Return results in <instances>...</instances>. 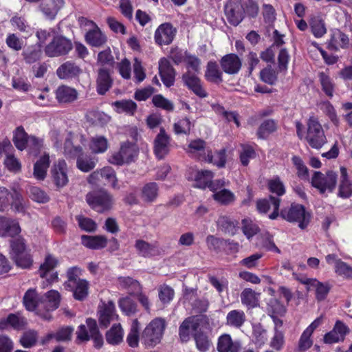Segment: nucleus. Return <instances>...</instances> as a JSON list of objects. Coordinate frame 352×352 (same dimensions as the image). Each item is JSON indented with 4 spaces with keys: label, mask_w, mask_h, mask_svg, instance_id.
Listing matches in <instances>:
<instances>
[{
    "label": "nucleus",
    "mask_w": 352,
    "mask_h": 352,
    "mask_svg": "<svg viewBox=\"0 0 352 352\" xmlns=\"http://www.w3.org/2000/svg\"><path fill=\"white\" fill-rule=\"evenodd\" d=\"M166 322L161 318L151 320L143 330L140 338L146 348H153L158 344L163 337Z\"/></svg>",
    "instance_id": "f257e3e1"
},
{
    "label": "nucleus",
    "mask_w": 352,
    "mask_h": 352,
    "mask_svg": "<svg viewBox=\"0 0 352 352\" xmlns=\"http://www.w3.org/2000/svg\"><path fill=\"white\" fill-rule=\"evenodd\" d=\"M280 215L288 222L298 223L301 229L307 226L310 219V214L306 212L305 207L297 204H292L290 206L282 209Z\"/></svg>",
    "instance_id": "f03ea898"
},
{
    "label": "nucleus",
    "mask_w": 352,
    "mask_h": 352,
    "mask_svg": "<svg viewBox=\"0 0 352 352\" xmlns=\"http://www.w3.org/2000/svg\"><path fill=\"white\" fill-rule=\"evenodd\" d=\"M77 340L87 342L92 339L96 348H100L103 344L102 336L99 331L96 320L87 318L85 324H80L76 331Z\"/></svg>",
    "instance_id": "7ed1b4c3"
},
{
    "label": "nucleus",
    "mask_w": 352,
    "mask_h": 352,
    "mask_svg": "<svg viewBox=\"0 0 352 352\" xmlns=\"http://www.w3.org/2000/svg\"><path fill=\"white\" fill-rule=\"evenodd\" d=\"M306 140L310 146L316 149H320L327 143L324 130L317 118L314 117H311L308 120Z\"/></svg>",
    "instance_id": "20e7f679"
},
{
    "label": "nucleus",
    "mask_w": 352,
    "mask_h": 352,
    "mask_svg": "<svg viewBox=\"0 0 352 352\" xmlns=\"http://www.w3.org/2000/svg\"><path fill=\"white\" fill-rule=\"evenodd\" d=\"M86 201L92 209L100 213L110 210L113 205L112 196L104 190L87 193Z\"/></svg>",
    "instance_id": "39448f33"
},
{
    "label": "nucleus",
    "mask_w": 352,
    "mask_h": 352,
    "mask_svg": "<svg viewBox=\"0 0 352 352\" xmlns=\"http://www.w3.org/2000/svg\"><path fill=\"white\" fill-rule=\"evenodd\" d=\"M139 150L135 144L124 142L121 146L120 151L113 153L109 161L115 165H122L134 162L138 155Z\"/></svg>",
    "instance_id": "423d86ee"
},
{
    "label": "nucleus",
    "mask_w": 352,
    "mask_h": 352,
    "mask_svg": "<svg viewBox=\"0 0 352 352\" xmlns=\"http://www.w3.org/2000/svg\"><path fill=\"white\" fill-rule=\"evenodd\" d=\"M337 183V175L333 171L329 170L326 174L315 171L311 178L312 186L317 188L321 194L332 192Z\"/></svg>",
    "instance_id": "0eeeda50"
},
{
    "label": "nucleus",
    "mask_w": 352,
    "mask_h": 352,
    "mask_svg": "<svg viewBox=\"0 0 352 352\" xmlns=\"http://www.w3.org/2000/svg\"><path fill=\"white\" fill-rule=\"evenodd\" d=\"M71 40L63 36H56L44 48L48 57H58L67 54L72 49Z\"/></svg>",
    "instance_id": "6e6552de"
},
{
    "label": "nucleus",
    "mask_w": 352,
    "mask_h": 352,
    "mask_svg": "<svg viewBox=\"0 0 352 352\" xmlns=\"http://www.w3.org/2000/svg\"><path fill=\"white\" fill-rule=\"evenodd\" d=\"M280 204V198L270 195L267 198L257 200L256 208L260 213L264 214L267 213L270 209H272L273 212L269 215V218L275 219L279 214Z\"/></svg>",
    "instance_id": "1a4fd4ad"
},
{
    "label": "nucleus",
    "mask_w": 352,
    "mask_h": 352,
    "mask_svg": "<svg viewBox=\"0 0 352 352\" xmlns=\"http://www.w3.org/2000/svg\"><path fill=\"white\" fill-rule=\"evenodd\" d=\"M225 14L229 23L236 26L243 19L244 8L239 1H230L225 6Z\"/></svg>",
    "instance_id": "9d476101"
},
{
    "label": "nucleus",
    "mask_w": 352,
    "mask_h": 352,
    "mask_svg": "<svg viewBox=\"0 0 352 352\" xmlns=\"http://www.w3.org/2000/svg\"><path fill=\"white\" fill-rule=\"evenodd\" d=\"M176 32V29L170 23H162L155 30V43L160 45H169L173 41Z\"/></svg>",
    "instance_id": "9b49d317"
},
{
    "label": "nucleus",
    "mask_w": 352,
    "mask_h": 352,
    "mask_svg": "<svg viewBox=\"0 0 352 352\" xmlns=\"http://www.w3.org/2000/svg\"><path fill=\"white\" fill-rule=\"evenodd\" d=\"M170 138L164 128H160V133L154 141V152L158 159H163L169 152Z\"/></svg>",
    "instance_id": "f8f14e48"
},
{
    "label": "nucleus",
    "mask_w": 352,
    "mask_h": 352,
    "mask_svg": "<svg viewBox=\"0 0 352 352\" xmlns=\"http://www.w3.org/2000/svg\"><path fill=\"white\" fill-rule=\"evenodd\" d=\"M220 65L225 73L234 75L240 71L242 61L236 54H228L221 58Z\"/></svg>",
    "instance_id": "ddd939ff"
},
{
    "label": "nucleus",
    "mask_w": 352,
    "mask_h": 352,
    "mask_svg": "<svg viewBox=\"0 0 352 352\" xmlns=\"http://www.w3.org/2000/svg\"><path fill=\"white\" fill-rule=\"evenodd\" d=\"M113 78L109 69L101 67L98 70L96 78V91L99 95H104L112 87Z\"/></svg>",
    "instance_id": "4468645a"
},
{
    "label": "nucleus",
    "mask_w": 352,
    "mask_h": 352,
    "mask_svg": "<svg viewBox=\"0 0 352 352\" xmlns=\"http://www.w3.org/2000/svg\"><path fill=\"white\" fill-rule=\"evenodd\" d=\"M53 182L58 187H63L69 182L67 166L65 160H58L52 168Z\"/></svg>",
    "instance_id": "2eb2a0df"
},
{
    "label": "nucleus",
    "mask_w": 352,
    "mask_h": 352,
    "mask_svg": "<svg viewBox=\"0 0 352 352\" xmlns=\"http://www.w3.org/2000/svg\"><path fill=\"white\" fill-rule=\"evenodd\" d=\"M182 80L188 88L195 95L200 98L207 97L208 94L204 89L200 79L194 74L190 72H186L182 76Z\"/></svg>",
    "instance_id": "dca6fc26"
},
{
    "label": "nucleus",
    "mask_w": 352,
    "mask_h": 352,
    "mask_svg": "<svg viewBox=\"0 0 352 352\" xmlns=\"http://www.w3.org/2000/svg\"><path fill=\"white\" fill-rule=\"evenodd\" d=\"M58 261L56 258L52 255H47L45 258L44 263L40 266L38 271L40 276L41 278H45L47 281L50 283L57 280V274L54 272L51 273L56 267Z\"/></svg>",
    "instance_id": "f3484780"
},
{
    "label": "nucleus",
    "mask_w": 352,
    "mask_h": 352,
    "mask_svg": "<svg viewBox=\"0 0 352 352\" xmlns=\"http://www.w3.org/2000/svg\"><path fill=\"white\" fill-rule=\"evenodd\" d=\"M159 74L161 79L167 87L173 85L175 77V71L171 66L168 60L165 58L160 59L159 62Z\"/></svg>",
    "instance_id": "a211bd4d"
},
{
    "label": "nucleus",
    "mask_w": 352,
    "mask_h": 352,
    "mask_svg": "<svg viewBox=\"0 0 352 352\" xmlns=\"http://www.w3.org/2000/svg\"><path fill=\"white\" fill-rule=\"evenodd\" d=\"M99 322L102 327H107L111 322L116 320L118 318L116 313L115 305L112 301L103 304L98 311Z\"/></svg>",
    "instance_id": "6ab92c4d"
},
{
    "label": "nucleus",
    "mask_w": 352,
    "mask_h": 352,
    "mask_svg": "<svg viewBox=\"0 0 352 352\" xmlns=\"http://www.w3.org/2000/svg\"><path fill=\"white\" fill-rule=\"evenodd\" d=\"M91 25L90 29L85 34L86 42L93 47H101L107 42L106 35L102 32L98 25L93 21H88Z\"/></svg>",
    "instance_id": "aec40b11"
},
{
    "label": "nucleus",
    "mask_w": 352,
    "mask_h": 352,
    "mask_svg": "<svg viewBox=\"0 0 352 352\" xmlns=\"http://www.w3.org/2000/svg\"><path fill=\"white\" fill-rule=\"evenodd\" d=\"M241 348V342L232 340L229 334H223L218 339L217 349L219 352H240Z\"/></svg>",
    "instance_id": "412c9836"
},
{
    "label": "nucleus",
    "mask_w": 352,
    "mask_h": 352,
    "mask_svg": "<svg viewBox=\"0 0 352 352\" xmlns=\"http://www.w3.org/2000/svg\"><path fill=\"white\" fill-rule=\"evenodd\" d=\"M21 232L18 221L6 217L0 216V236H14Z\"/></svg>",
    "instance_id": "4be33fe9"
},
{
    "label": "nucleus",
    "mask_w": 352,
    "mask_h": 352,
    "mask_svg": "<svg viewBox=\"0 0 352 352\" xmlns=\"http://www.w3.org/2000/svg\"><path fill=\"white\" fill-rule=\"evenodd\" d=\"M199 327V319L195 316L186 318L179 328V335L181 340L187 342L190 338V332L196 331Z\"/></svg>",
    "instance_id": "5701e85b"
},
{
    "label": "nucleus",
    "mask_w": 352,
    "mask_h": 352,
    "mask_svg": "<svg viewBox=\"0 0 352 352\" xmlns=\"http://www.w3.org/2000/svg\"><path fill=\"white\" fill-rule=\"evenodd\" d=\"M207 150H210L206 147V143L201 139L192 140L187 148V153L192 157L197 158L200 160H205L207 156Z\"/></svg>",
    "instance_id": "b1692460"
},
{
    "label": "nucleus",
    "mask_w": 352,
    "mask_h": 352,
    "mask_svg": "<svg viewBox=\"0 0 352 352\" xmlns=\"http://www.w3.org/2000/svg\"><path fill=\"white\" fill-rule=\"evenodd\" d=\"M78 91L76 89L67 86H59L56 90V98L60 103H71L78 98Z\"/></svg>",
    "instance_id": "393cba45"
},
{
    "label": "nucleus",
    "mask_w": 352,
    "mask_h": 352,
    "mask_svg": "<svg viewBox=\"0 0 352 352\" xmlns=\"http://www.w3.org/2000/svg\"><path fill=\"white\" fill-rule=\"evenodd\" d=\"M80 73V68L72 61H67L63 63L56 70L57 76L61 79L75 78Z\"/></svg>",
    "instance_id": "a878e982"
},
{
    "label": "nucleus",
    "mask_w": 352,
    "mask_h": 352,
    "mask_svg": "<svg viewBox=\"0 0 352 352\" xmlns=\"http://www.w3.org/2000/svg\"><path fill=\"white\" fill-rule=\"evenodd\" d=\"M81 243L86 248L92 250H98L104 248L107 243V239L102 235L81 236Z\"/></svg>",
    "instance_id": "bb28decb"
},
{
    "label": "nucleus",
    "mask_w": 352,
    "mask_h": 352,
    "mask_svg": "<svg viewBox=\"0 0 352 352\" xmlns=\"http://www.w3.org/2000/svg\"><path fill=\"white\" fill-rule=\"evenodd\" d=\"M338 195L344 199L352 195V184L348 178L347 170L344 166L340 167V184Z\"/></svg>",
    "instance_id": "cd10ccee"
},
{
    "label": "nucleus",
    "mask_w": 352,
    "mask_h": 352,
    "mask_svg": "<svg viewBox=\"0 0 352 352\" xmlns=\"http://www.w3.org/2000/svg\"><path fill=\"white\" fill-rule=\"evenodd\" d=\"M21 56L27 64H32L39 60L42 56L41 44H34L25 47Z\"/></svg>",
    "instance_id": "c85d7f7f"
},
{
    "label": "nucleus",
    "mask_w": 352,
    "mask_h": 352,
    "mask_svg": "<svg viewBox=\"0 0 352 352\" xmlns=\"http://www.w3.org/2000/svg\"><path fill=\"white\" fill-rule=\"evenodd\" d=\"M63 5V0H50L41 5V10L47 19L52 20Z\"/></svg>",
    "instance_id": "c756f323"
},
{
    "label": "nucleus",
    "mask_w": 352,
    "mask_h": 352,
    "mask_svg": "<svg viewBox=\"0 0 352 352\" xmlns=\"http://www.w3.org/2000/svg\"><path fill=\"white\" fill-rule=\"evenodd\" d=\"M66 288L73 292L75 299L82 300L88 295L89 283L85 279H80Z\"/></svg>",
    "instance_id": "7c9ffc66"
},
{
    "label": "nucleus",
    "mask_w": 352,
    "mask_h": 352,
    "mask_svg": "<svg viewBox=\"0 0 352 352\" xmlns=\"http://www.w3.org/2000/svg\"><path fill=\"white\" fill-rule=\"evenodd\" d=\"M158 192V185L155 182H150L142 187L140 197L145 203H152L156 200Z\"/></svg>",
    "instance_id": "2f4dec72"
},
{
    "label": "nucleus",
    "mask_w": 352,
    "mask_h": 352,
    "mask_svg": "<svg viewBox=\"0 0 352 352\" xmlns=\"http://www.w3.org/2000/svg\"><path fill=\"white\" fill-rule=\"evenodd\" d=\"M49 166H50V156L48 154L45 153L34 164V177L39 180L44 179L46 176L47 170Z\"/></svg>",
    "instance_id": "473e14b6"
},
{
    "label": "nucleus",
    "mask_w": 352,
    "mask_h": 352,
    "mask_svg": "<svg viewBox=\"0 0 352 352\" xmlns=\"http://www.w3.org/2000/svg\"><path fill=\"white\" fill-rule=\"evenodd\" d=\"M348 36L339 30L333 32L331 39L329 42V48L338 50L339 47H345L349 45Z\"/></svg>",
    "instance_id": "72a5a7b5"
},
{
    "label": "nucleus",
    "mask_w": 352,
    "mask_h": 352,
    "mask_svg": "<svg viewBox=\"0 0 352 352\" xmlns=\"http://www.w3.org/2000/svg\"><path fill=\"white\" fill-rule=\"evenodd\" d=\"M138 254L144 257H151L158 253L155 243H149L143 240H137L135 245Z\"/></svg>",
    "instance_id": "f704fd0d"
},
{
    "label": "nucleus",
    "mask_w": 352,
    "mask_h": 352,
    "mask_svg": "<svg viewBox=\"0 0 352 352\" xmlns=\"http://www.w3.org/2000/svg\"><path fill=\"white\" fill-rule=\"evenodd\" d=\"M245 322V314L243 311L234 309L228 313L226 324L234 327H241Z\"/></svg>",
    "instance_id": "c9c22d12"
},
{
    "label": "nucleus",
    "mask_w": 352,
    "mask_h": 352,
    "mask_svg": "<svg viewBox=\"0 0 352 352\" xmlns=\"http://www.w3.org/2000/svg\"><path fill=\"white\" fill-rule=\"evenodd\" d=\"M124 331L120 324H115L106 333L107 342L112 345L119 344L123 340Z\"/></svg>",
    "instance_id": "e433bc0d"
},
{
    "label": "nucleus",
    "mask_w": 352,
    "mask_h": 352,
    "mask_svg": "<svg viewBox=\"0 0 352 352\" xmlns=\"http://www.w3.org/2000/svg\"><path fill=\"white\" fill-rule=\"evenodd\" d=\"M76 166L82 172L87 173L94 169L96 165V160L95 158L89 155H84L82 151L80 155L76 157Z\"/></svg>",
    "instance_id": "4c0bfd02"
},
{
    "label": "nucleus",
    "mask_w": 352,
    "mask_h": 352,
    "mask_svg": "<svg viewBox=\"0 0 352 352\" xmlns=\"http://www.w3.org/2000/svg\"><path fill=\"white\" fill-rule=\"evenodd\" d=\"M30 136L23 126H18L14 132L12 140L15 146L20 151L25 150L27 148Z\"/></svg>",
    "instance_id": "58836bf2"
},
{
    "label": "nucleus",
    "mask_w": 352,
    "mask_h": 352,
    "mask_svg": "<svg viewBox=\"0 0 352 352\" xmlns=\"http://www.w3.org/2000/svg\"><path fill=\"white\" fill-rule=\"evenodd\" d=\"M309 25L311 32L316 38H321L327 33L325 23L319 16L312 17L310 19Z\"/></svg>",
    "instance_id": "ea45409f"
},
{
    "label": "nucleus",
    "mask_w": 352,
    "mask_h": 352,
    "mask_svg": "<svg viewBox=\"0 0 352 352\" xmlns=\"http://www.w3.org/2000/svg\"><path fill=\"white\" fill-rule=\"evenodd\" d=\"M140 322L138 319H134L131 325L130 331L126 336V342L131 347H137L140 340Z\"/></svg>",
    "instance_id": "a19ab883"
},
{
    "label": "nucleus",
    "mask_w": 352,
    "mask_h": 352,
    "mask_svg": "<svg viewBox=\"0 0 352 352\" xmlns=\"http://www.w3.org/2000/svg\"><path fill=\"white\" fill-rule=\"evenodd\" d=\"M241 303L248 309H252L258 305V300L255 292L250 288H246L241 292Z\"/></svg>",
    "instance_id": "79ce46f5"
},
{
    "label": "nucleus",
    "mask_w": 352,
    "mask_h": 352,
    "mask_svg": "<svg viewBox=\"0 0 352 352\" xmlns=\"http://www.w3.org/2000/svg\"><path fill=\"white\" fill-rule=\"evenodd\" d=\"M205 76L210 82L219 83L223 81L222 73L215 62H209L208 63Z\"/></svg>",
    "instance_id": "37998d69"
},
{
    "label": "nucleus",
    "mask_w": 352,
    "mask_h": 352,
    "mask_svg": "<svg viewBox=\"0 0 352 352\" xmlns=\"http://www.w3.org/2000/svg\"><path fill=\"white\" fill-rule=\"evenodd\" d=\"M204 161L212 163L219 168L224 167L226 162L225 149H221L216 152L214 155L212 154L211 150H207V156Z\"/></svg>",
    "instance_id": "c03bdc74"
},
{
    "label": "nucleus",
    "mask_w": 352,
    "mask_h": 352,
    "mask_svg": "<svg viewBox=\"0 0 352 352\" xmlns=\"http://www.w3.org/2000/svg\"><path fill=\"white\" fill-rule=\"evenodd\" d=\"M40 298L34 289H28L23 296V304L29 311H34L38 305Z\"/></svg>",
    "instance_id": "a18cd8bd"
},
{
    "label": "nucleus",
    "mask_w": 352,
    "mask_h": 352,
    "mask_svg": "<svg viewBox=\"0 0 352 352\" xmlns=\"http://www.w3.org/2000/svg\"><path fill=\"white\" fill-rule=\"evenodd\" d=\"M212 197L215 201L222 205H230L235 200L234 194L226 188L213 193Z\"/></svg>",
    "instance_id": "49530a36"
},
{
    "label": "nucleus",
    "mask_w": 352,
    "mask_h": 352,
    "mask_svg": "<svg viewBox=\"0 0 352 352\" xmlns=\"http://www.w3.org/2000/svg\"><path fill=\"white\" fill-rule=\"evenodd\" d=\"M213 177V173L210 170H204L198 171L195 176V186L200 188L208 187Z\"/></svg>",
    "instance_id": "de8ad7c7"
},
{
    "label": "nucleus",
    "mask_w": 352,
    "mask_h": 352,
    "mask_svg": "<svg viewBox=\"0 0 352 352\" xmlns=\"http://www.w3.org/2000/svg\"><path fill=\"white\" fill-rule=\"evenodd\" d=\"M277 124L274 120H266L260 125L257 135L259 138L264 139L270 133L276 131Z\"/></svg>",
    "instance_id": "09e8293b"
},
{
    "label": "nucleus",
    "mask_w": 352,
    "mask_h": 352,
    "mask_svg": "<svg viewBox=\"0 0 352 352\" xmlns=\"http://www.w3.org/2000/svg\"><path fill=\"white\" fill-rule=\"evenodd\" d=\"M113 105L116 107L118 112H124L133 115L137 109V104L131 100H122L116 101Z\"/></svg>",
    "instance_id": "8fccbe9b"
},
{
    "label": "nucleus",
    "mask_w": 352,
    "mask_h": 352,
    "mask_svg": "<svg viewBox=\"0 0 352 352\" xmlns=\"http://www.w3.org/2000/svg\"><path fill=\"white\" fill-rule=\"evenodd\" d=\"M311 287L315 288L316 298L318 301L324 300L331 289L329 283H321L317 279L314 280L313 285L311 286Z\"/></svg>",
    "instance_id": "3c124183"
},
{
    "label": "nucleus",
    "mask_w": 352,
    "mask_h": 352,
    "mask_svg": "<svg viewBox=\"0 0 352 352\" xmlns=\"http://www.w3.org/2000/svg\"><path fill=\"white\" fill-rule=\"evenodd\" d=\"M89 147L94 153H104L108 148L107 140L103 136L93 138Z\"/></svg>",
    "instance_id": "603ef678"
},
{
    "label": "nucleus",
    "mask_w": 352,
    "mask_h": 352,
    "mask_svg": "<svg viewBox=\"0 0 352 352\" xmlns=\"http://www.w3.org/2000/svg\"><path fill=\"white\" fill-rule=\"evenodd\" d=\"M192 126L193 124L190 120L185 117L176 122L173 125V129L175 133L177 135H188L190 133Z\"/></svg>",
    "instance_id": "864d4df0"
},
{
    "label": "nucleus",
    "mask_w": 352,
    "mask_h": 352,
    "mask_svg": "<svg viewBox=\"0 0 352 352\" xmlns=\"http://www.w3.org/2000/svg\"><path fill=\"white\" fill-rule=\"evenodd\" d=\"M194 339L197 349L201 352H206L209 350L211 342L207 335L204 333H195Z\"/></svg>",
    "instance_id": "5fc2aeb1"
},
{
    "label": "nucleus",
    "mask_w": 352,
    "mask_h": 352,
    "mask_svg": "<svg viewBox=\"0 0 352 352\" xmlns=\"http://www.w3.org/2000/svg\"><path fill=\"white\" fill-rule=\"evenodd\" d=\"M100 174L102 179H104L107 183L110 184L114 189H118V181L114 170L109 166L104 167L100 170Z\"/></svg>",
    "instance_id": "6e6d98bb"
},
{
    "label": "nucleus",
    "mask_w": 352,
    "mask_h": 352,
    "mask_svg": "<svg viewBox=\"0 0 352 352\" xmlns=\"http://www.w3.org/2000/svg\"><path fill=\"white\" fill-rule=\"evenodd\" d=\"M318 76L322 90L325 94L330 98L333 97L334 85L330 77L324 72H320Z\"/></svg>",
    "instance_id": "4d7b16f0"
},
{
    "label": "nucleus",
    "mask_w": 352,
    "mask_h": 352,
    "mask_svg": "<svg viewBox=\"0 0 352 352\" xmlns=\"http://www.w3.org/2000/svg\"><path fill=\"white\" fill-rule=\"evenodd\" d=\"M82 148L80 146H74L72 141V137L69 134L65 139L64 144V153L65 155L69 157H76L81 153Z\"/></svg>",
    "instance_id": "13d9d810"
},
{
    "label": "nucleus",
    "mask_w": 352,
    "mask_h": 352,
    "mask_svg": "<svg viewBox=\"0 0 352 352\" xmlns=\"http://www.w3.org/2000/svg\"><path fill=\"white\" fill-rule=\"evenodd\" d=\"M217 225L226 233L234 234L235 232L236 224L227 216L219 217L217 220Z\"/></svg>",
    "instance_id": "bf43d9fd"
},
{
    "label": "nucleus",
    "mask_w": 352,
    "mask_h": 352,
    "mask_svg": "<svg viewBox=\"0 0 352 352\" xmlns=\"http://www.w3.org/2000/svg\"><path fill=\"white\" fill-rule=\"evenodd\" d=\"M73 329L67 327L60 329L56 333H50L47 336V340L52 338H56L57 341H66L71 339Z\"/></svg>",
    "instance_id": "052dcab7"
},
{
    "label": "nucleus",
    "mask_w": 352,
    "mask_h": 352,
    "mask_svg": "<svg viewBox=\"0 0 352 352\" xmlns=\"http://www.w3.org/2000/svg\"><path fill=\"white\" fill-rule=\"evenodd\" d=\"M261 245L267 251L275 252L280 254V249L275 245L272 235L268 232L263 234L261 238Z\"/></svg>",
    "instance_id": "680f3d73"
},
{
    "label": "nucleus",
    "mask_w": 352,
    "mask_h": 352,
    "mask_svg": "<svg viewBox=\"0 0 352 352\" xmlns=\"http://www.w3.org/2000/svg\"><path fill=\"white\" fill-rule=\"evenodd\" d=\"M268 187L270 192L276 194L277 197L283 195L285 193V188L279 177L276 176L269 180Z\"/></svg>",
    "instance_id": "e2e57ef3"
},
{
    "label": "nucleus",
    "mask_w": 352,
    "mask_h": 352,
    "mask_svg": "<svg viewBox=\"0 0 352 352\" xmlns=\"http://www.w3.org/2000/svg\"><path fill=\"white\" fill-rule=\"evenodd\" d=\"M38 336L35 331H25L20 338V343L25 348L33 346L37 341Z\"/></svg>",
    "instance_id": "0e129e2a"
},
{
    "label": "nucleus",
    "mask_w": 352,
    "mask_h": 352,
    "mask_svg": "<svg viewBox=\"0 0 352 352\" xmlns=\"http://www.w3.org/2000/svg\"><path fill=\"white\" fill-rule=\"evenodd\" d=\"M43 146V140L41 138H37L34 135H30L27 148L30 152L34 155H36Z\"/></svg>",
    "instance_id": "69168bd1"
},
{
    "label": "nucleus",
    "mask_w": 352,
    "mask_h": 352,
    "mask_svg": "<svg viewBox=\"0 0 352 352\" xmlns=\"http://www.w3.org/2000/svg\"><path fill=\"white\" fill-rule=\"evenodd\" d=\"M6 43L9 48L16 52L21 50L24 46L23 40L16 34H9L6 37Z\"/></svg>",
    "instance_id": "338daca9"
},
{
    "label": "nucleus",
    "mask_w": 352,
    "mask_h": 352,
    "mask_svg": "<svg viewBox=\"0 0 352 352\" xmlns=\"http://www.w3.org/2000/svg\"><path fill=\"white\" fill-rule=\"evenodd\" d=\"M119 306L121 310L127 316H131L137 311L136 304L129 298L120 299Z\"/></svg>",
    "instance_id": "774afa93"
}]
</instances>
